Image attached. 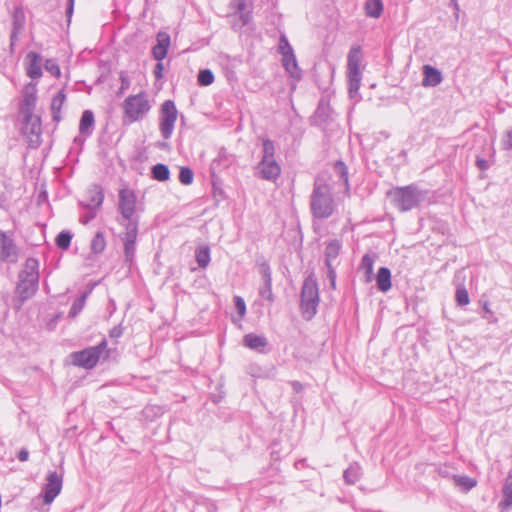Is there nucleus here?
<instances>
[{
    "label": "nucleus",
    "instance_id": "1",
    "mask_svg": "<svg viewBox=\"0 0 512 512\" xmlns=\"http://www.w3.org/2000/svg\"><path fill=\"white\" fill-rule=\"evenodd\" d=\"M310 210L314 218L327 219L335 211L332 189L324 177L318 175L313 183L310 196Z\"/></svg>",
    "mask_w": 512,
    "mask_h": 512
},
{
    "label": "nucleus",
    "instance_id": "2",
    "mask_svg": "<svg viewBox=\"0 0 512 512\" xmlns=\"http://www.w3.org/2000/svg\"><path fill=\"white\" fill-rule=\"evenodd\" d=\"M38 268V260L35 258H28L25 262L24 269L19 272V281L16 286V293L19 297L20 304H23L36 294L39 284Z\"/></svg>",
    "mask_w": 512,
    "mask_h": 512
},
{
    "label": "nucleus",
    "instance_id": "3",
    "mask_svg": "<svg viewBox=\"0 0 512 512\" xmlns=\"http://www.w3.org/2000/svg\"><path fill=\"white\" fill-rule=\"evenodd\" d=\"M387 196L390 198L394 207H396L400 212H407L418 207L425 199V193H423L415 184L396 187L388 191Z\"/></svg>",
    "mask_w": 512,
    "mask_h": 512
},
{
    "label": "nucleus",
    "instance_id": "4",
    "mask_svg": "<svg viewBox=\"0 0 512 512\" xmlns=\"http://www.w3.org/2000/svg\"><path fill=\"white\" fill-rule=\"evenodd\" d=\"M319 302L317 280L313 275H309L305 278L300 293V310L305 320H311L315 316Z\"/></svg>",
    "mask_w": 512,
    "mask_h": 512
},
{
    "label": "nucleus",
    "instance_id": "5",
    "mask_svg": "<svg viewBox=\"0 0 512 512\" xmlns=\"http://www.w3.org/2000/svg\"><path fill=\"white\" fill-rule=\"evenodd\" d=\"M109 352L110 351L107 349V341L106 339H103L95 346L71 353L70 357L75 366L82 367L84 369H92L97 365L102 357L104 359L108 358Z\"/></svg>",
    "mask_w": 512,
    "mask_h": 512
},
{
    "label": "nucleus",
    "instance_id": "6",
    "mask_svg": "<svg viewBox=\"0 0 512 512\" xmlns=\"http://www.w3.org/2000/svg\"><path fill=\"white\" fill-rule=\"evenodd\" d=\"M150 108L149 100L144 92L128 96L123 103L124 116L131 123L142 119Z\"/></svg>",
    "mask_w": 512,
    "mask_h": 512
},
{
    "label": "nucleus",
    "instance_id": "7",
    "mask_svg": "<svg viewBox=\"0 0 512 512\" xmlns=\"http://www.w3.org/2000/svg\"><path fill=\"white\" fill-rule=\"evenodd\" d=\"M21 132L31 148H38L42 142L41 117L35 114L21 116Z\"/></svg>",
    "mask_w": 512,
    "mask_h": 512
},
{
    "label": "nucleus",
    "instance_id": "8",
    "mask_svg": "<svg viewBox=\"0 0 512 512\" xmlns=\"http://www.w3.org/2000/svg\"><path fill=\"white\" fill-rule=\"evenodd\" d=\"M177 109L174 101L166 100L161 105L160 109V132L164 139H169L172 136L175 122L177 120Z\"/></svg>",
    "mask_w": 512,
    "mask_h": 512
},
{
    "label": "nucleus",
    "instance_id": "9",
    "mask_svg": "<svg viewBox=\"0 0 512 512\" xmlns=\"http://www.w3.org/2000/svg\"><path fill=\"white\" fill-rule=\"evenodd\" d=\"M157 44L152 48L153 57L159 61L154 67V75L157 80L163 78L164 65L161 62L168 53L170 46V35L167 32L160 31L156 36Z\"/></svg>",
    "mask_w": 512,
    "mask_h": 512
},
{
    "label": "nucleus",
    "instance_id": "10",
    "mask_svg": "<svg viewBox=\"0 0 512 512\" xmlns=\"http://www.w3.org/2000/svg\"><path fill=\"white\" fill-rule=\"evenodd\" d=\"M63 486V475L57 471H50L46 477V483L43 487V502L51 504L60 494Z\"/></svg>",
    "mask_w": 512,
    "mask_h": 512
},
{
    "label": "nucleus",
    "instance_id": "11",
    "mask_svg": "<svg viewBox=\"0 0 512 512\" xmlns=\"http://www.w3.org/2000/svg\"><path fill=\"white\" fill-rule=\"evenodd\" d=\"M19 259V248L6 232L0 230V261L16 263Z\"/></svg>",
    "mask_w": 512,
    "mask_h": 512
},
{
    "label": "nucleus",
    "instance_id": "12",
    "mask_svg": "<svg viewBox=\"0 0 512 512\" xmlns=\"http://www.w3.org/2000/svg\"><path fill=\"white\" fill-rule=\"evenodd\" d=\"M37 102V87L35 83L29 82L22 91V101L19 103L20 116L35 114Z\"/></svg>",
    "mask_w": 512,
    "mask_h": 512
},
{
    "label": "nucleus",
    "instance_id": "13",
    "mask_svg": "<svg viewBox=\"0 0 512 512\" xmlns=\"http://www.w3.org/2000/svg\"><path fill=\"white\" fill-rule=\"evenodd\" d=\"M136 207V196L130 189H121L119 191L118 210L124 220H137L133 217Z\"/></svg>",
    "mask_w": 512,
    "mask_h": 512
},
{
    "label": "nucleus",
    "instance_id": "14",
    "mask_svg": "<svg viewBox=\"0 0 512 512\" xmlns=\"http://www.w3.org/2000/svg\"><path fill=\"white\" fill-rule=\"evenodd\" d=\"M255 170L258 177L272 182H275L281 174V167L275 159L261 160Z\"/></svg>",
    "mask_w": 512,
    "mask_h": 512
},
{
    "label": "nucleus",
    "instance_id": "15",
    "mask_svg": "<svg viewBox=\"0 0 512 512\" xmlns=\"http://www.w3.org/2000/svg\"><path fill=\"white\" fill-rule=\"evenodd\" d=\"M104 200L103 189L98 184H93L86 192L85 199L80 200L81 207L87 210H97L102 206Z\"/></svg>",
    "mask_w": 512,
    "mask_h": 512
},
{
    "label": "nucleus",
    "instance_id": "16",
    "mask_svg": "<svg viewBox=\"0 0 512 512\" xmlns=\"http://www.w3.org/2000/svg\"><path fill=\"white\" fill-rule=\"evenodd\" d=\"M25 71L31 79H39L42 76V57L39 53L30 51L25 57Z\"/></svg>",
    "mask_w": 512,
    "mask_h": 512
},
{
    "label": "nucleus",
    "instance_id": "17",
    "mask_svg": "<svg viewBox=\"0 0 512 512\" xmlns=\"http://www.w3.org/2000/svg\"><path fill=\"white\" fill-rule=\"evenodd\" d=\"M244 346L259 353H265L269 342L265 336L248 333L243 337Z\"/></svg>",
    "mask_w": 512,
    "mask_h": 512
},
{
    "label": "nucleus",
    "instance_id": "18",
    "mask_svg": "<svg viewBox=\"0 0 512 512\" xmlns=\"http://www.w3.org/2000/svg\"><path fill=\"white\" fill-rule=\"evenodd\" d=\"M423 75L422 85L424 87H435L443 80L441 72L431 65H424Z\"/></svg>",
    "mask_w": 512,
    "mask_h": 512
},
{
    "label": "nucleus",
    "instance_id": "19",
    "mask_svg": "<svg viewBox=\"0 0 512 512\" xmlns=\"http://www.w3.org/2000/svg\"><path fill=\"white\" fill-rule=\"evenodd\" d=\"M282 65L292 78L301 79L302 71L298 66L294 52L282 56Z\"/></svg>",
    "mask_w": 512,
    "mask_h": 512
},
{
    "label": "nucleus",
    "instance_id": "20",
    "mask_svg": "<svg viewBox=\"0 0 512 512\" xmlns=\"http://www.w3.org/2000/svg\"><path fill=\"white\" fill-rule=\"evenodd\" d=\"M66 101V94L64 89H61L57 92V94L52 98L51 101V113L52 120L56 124L62 120L61 109Z\"/></svg>",
    "mask_w": 512,
    "mask_h": 512
},
{
    "label": "nucleus",
    "instance_id": "21",
    "mask_svg": "<svg viewBox=\"0 0 512 512\" xmlns=\"http://www.w3.org/2000/svg\"><path fill=\"white\" fill-rule=\"evenodd\" d=\"M125 221V223L120 222V224L125 228V231L120 235V239L123 243H136L138 235V219Z\"/></svg>",
    "mask_w": 512,
    "mask_h": 512
},
{
    "label": "nucleus",
    "instance_id": "22",
    "mask_svg": "<svg viewBox=\"0 0 512 512\" xmlns=\"http://www.w3.org/2000/svg\"><path fill=\"white\" fill-rule=\"evenodd\" d=\"M502 510H508L512 507V474L509 473L505 478L502 487V500L499 503Z\"/></svg>",
    "mask_w": 512,
    "mask_h": 512
},
{
    "label": "nucleus",
    "instance_id": "23",
    "mask_svg": "<svg viewBox=\"0 0 512 512\" xmlns=\"http://www.w3.org/2000/svg\"><path fill=\"white\" fill-rule=\"evenodd\" d=\"M376 285L381 292H387L392 287L391 271L387 267H380L376 275Z\"/></svg>",
    "mask_w": 512,
    "mask_h": 512
},
{
    "label": "nucleus",
    "instance_id": "24",
    "mask_svg": "<svg viewBox=\"0 0 512 512\" xmlns=\"http://www.w3.org/2000/svg\"><path fill=\"white\" fill-rule=\"evenodd\" d=\"M363 475L362 467L359 463L353 462L343 472V479L347 485H353L358 482Z\"/></svg>",
    "mask_w": 512,
    "mask_h": 512
},
{
    "label": "nucleus",
    "instance_id": "25",
    "mask_svg": "<svg viewBox=\"0 0 512 512\" xmlns=\"http://www.w3.org/2000/svg\"><path fill=\"white\" fill-rule=\"evenodd\" d=\"M94 114L91 110H85L80 119L79 132L84 136H90L94 129Z\"/></svg>",
    "mask_w": 512,
    "mask_h": 512
},
{
    "label": "nucleus",
    "instance_id": "26",
    "mask_svg": "<svg viewBox=\"0 0 512 512\" xmlns=\"http://www.w3.org/2000/svg\"><path fill=\"white\" fill-rule=\"evenodd\" d=\"M377 259V254L375 252L366 253L361 260L360 269L365 270L366 274V282H371L373 278V266L374 262Z\"/></svg>",
    "mask_w": 512,
    "mask_h": 512
},
{
    "label": "nucleus",
    "instance_id": "27",
    "mask_svg": "<svg viewBox=\"0 0 512 512\" xmlns=\"http://www.w3.org/2000/svg\"><path fill=\"white\" fill-rule=\"evenodd\" d=\"M231 6L235 9L236 14H239L242 25H247L251 20V12L246 11V0H232Z\"/></svg>",
    "mask_w": 512,
    "mask_h": 512
},
{
    "label": "nucleus",
    "instance_id": "28",
    "mask_svg": "<svg viewBox=\"0 0 512 512\" xmlns=\"http://www.w3.org/2000/svg\"><path fill=\"white\" fill-rule=\"evenodd\" d=\"M256 266L263 279V283L272 284V271L268 261L264 256H259L256 260Z\"/></svg>",
    "mask_w": 512,
    "mask_h": 512
},
{
    "label": "nucleus",
    "instance_id": "29",
    "mask_svg": "<svg viewBox=\"0 0 512 512\" xmlns=\"http://www.w3.org/2000/svg\"><path fill=\"white\" fill-rule=\"evenodd\" d=\"M341 250V242L337 239L331 240L325 248V265L332 264Z\"/></svg>",
    "mask_w": 512,
    "mask_h": 512
},
{
    "label": "nucleus",
    "instance_id": "30",
    "mask_svg": "<svg viewBox=\"0 0 512 512\" xmlns=\"http://www.w3.org/2000/svg\"><path fill=\"white\" fill-rule=\"evenodd\" d=\"M364 9L368 17L379 18L383 13V2L382 0H367Z\"/></svg>",
    "mask_w": 512,
    "mask_h": 512
},
{
    "label": "nucleus",
    "instance_id": "31",
    "mask_svg": "<svg viewBox=\"0 0 512 512\" xmlns=\"http://www.w3.org/2000/svg\"><path fill=\"white\" fill-rule=\"evenodd\" d=\"M195 259L200 268H206L210 263V248L208 245L198 246L195 250Z\"/></svg>",
    "mask_w": 512,
    "mask_h": 512
},
{
    "label": "nucleus",
    "instance_id": "32",
    "mask_svg": "<svg viewBox=\"0 0 512 512\" xmlns=\"http://www.w3.org/2000/svg\"><path fill=\"white\" fill-rule=\"evenodd\" d=\"M151 177L154 180L165 182L170 179V170L167 165L158 163L152 166Z\"/></svg>",
    "mask_w": 512,
    "mask_h": 512
},
{
    "label": "nucleus",
    "instance_id": "33",
    "mask_svg": "<svg viewBox=\"0 0 512 512\" xmlns=\"http://www.w3.org/2000/svg\"><path fill=\"white\" fill-rule=\"evenodd\" d=\"M455 485L461 488L464 492L470 491L477 485V481L466 475H453Z\"/></svg>",
    "mask_w": 512,
    "mask_h": 512
},
{
    "label": "nucleus",
    "instance_id": "34",
    "mask_svg": "<svg viewBox=\"0 0 512 512\" xmlns=\"http://www.w3.org/2000/svg\"><path fill=\"white\" fill-rule=\"evenodd\" d=\"M106 248V239L102 231L96 232L91 243L90 249L94 254H101Z\"/></svg>",
    "mask_w": 512,
    "mask_h": 512
},
{
    "label": "nucleus",
    "instance_id": "35",
    "mask_svg": "<svg viewBox=\"0 0 512 512\" xmlns=\"http://www.w3.org/2000/svg\"><path fill=\"white\" fill-rule=\"evenodd\" d=\"M361 58L360 46L352 47L347 56V68H360Z\"/></svg>",
    "mask_w": 512,
    "mask_h": 512
},
{
    "label": "nucleus",
    "instance_id": "36",
    "mask_svg": "<svg viewBox=\"0 0 512 512\" xmlns=\"http://www.w3.org/2000/svg\"><path fill=\"white\" fill-rule=\"evenodd\" d=\"M24 27V17L23 14L19 11H16L13 17V30L10 35L11 44L13 45L14 41L17 39L18 34Z\"/></svg>",
    "mask_w": 512,
    "mask_h": 512
},
{
    "label": "nucleus",
    "instance_id": "37",
    "mask_svg": "<svg viewBox=\"0 0 512 512\" xmlns=\"http://www.w3.org/2000/svg\"><path fill=\"white\" fill-rule=\"evenodd\" d=\"M72 233L70 231H61L55 239L56 246L61 250H67L71 245Z\"/></svg>",
    "mask_w": 512,
    "mask_h": 512
},
{
    "label": "nucleus",
    "instance_id": "38",
    "mask_svg": "<svg viewBox=\"0 0 512 512\" xmlns=\"http://www.w3.org/2000/svg\"><path fill=\"white\" fill-rule=\"evenodd\" d=\"M87 294V292H84L73 301L70 311L68 313V316L70 318H75L82 311L85 305Z\"/></svg>",
    "mask_w": 512,
    "mask_h": 512
},
{
    "label": "nucleus",
    "instance_id": "39",
    "mask_svg": "<svg viewBox=\"0 0 512 512\" xmlns=\"http://www.w3.org/2000/svg\"><path fill=\"white\" fill-rule=\"evenodd\" d=\"M315 117L322 123H327L330 119V106L324 101H320L315 111Z\"/></svg>",
    "mask_w": 512,
    "mask_h": 512
},
{
    "label": "nucleus",
    "instance_id": "40",
    "mask_svg": "<svg viewBox=\"0 0 512 512\" xmlns=\"http://www.w3.org/2000/svg\"><path fill=\"white\" fill-rule=\"evenodd\" d=\"M262 158L261 160H273L275 159V145L270 139H264L262 143Z\"/></svg>",
    "mask_w": 512,
    "mask_h": 512
},
{
    "label": "nucleus",
    "instance_id": "41",
    "mask_svg": "<svg viewBox=\"0 0 512 512\" xmlns=\"http://www.w3.org/2000/svg\"><path fill=\"white\" fill-rule=\"evenodd\" d=\"M334 172L340 177V179L344 182L347 189H349V181H348V168L346 164L338 160L334 164Z\"/></svg>",
    "mask_w": 512,
    "mask_h": 512
},
{
    "label": "nucleus",
    "instance_id": "42",
    "mask_svg": "<svg viewBox=\"0 0 512 512\" xmlns=\"http://www.w3.org/2000/svg\"><path fill=\"white\" fill-rule=\"evenodd\" d=\"M214 74L210 69H202L198 73L197 82L200 86H209L214 82Z\"/></svg>",
    "mask_w": 512,
    "mask_h": 512
},
{
    "label": "nucleus",
    "instance_id": "43",
    "mask_svg": "<svg viewBox=\"0 0 512 512\" xmlns=\"http://www.w3.org/2000/svg\"><path fill=\"white\" fill-rule=\"evenodd\" d=\"M124 262L131 266L135 259L136 243H123Z\"/></svg>",
    "mask_w": 512,
    "mask_h": 512
},
{
    "label": "nucleus",
    "instance_id": "44",
    "mask_svg": "<svg viewBox=\"0 0 512 512\" xmlns=\"http://www.w3.org/2000/svg\"><path fill=\"white\" fill-rule=\"evenodd\" d=\"M194 173L189 167H181L179 171V181L184 185H190L193 182Z\"/></svg>",
    "mask_w": 512,
    "mask_h": 512
},
{
    "label": "nucleus",
    "instance_id": "45",
    "mask_svg": "<svg viewBox=\"0 0 512 512\" xmlns=\"http://www.w3.org/2000/svg\"><path fill=\"white\" fill-rule=\"evenodd\" d=\"M278 51L280 54H282V56L294 52L285 34L280 35Z\"/></svg>",
    "mask_w": 512,
    "mask_h": 512
},
{
    "label": "nucleus",
    "instance_id": "46",
    "mask_svg": "<svg viewBox=\"0 0 512 512\" xmlns=\"http://www.w3.org/2000/svg\"><path fill=\"white\" fill-rule=\"evenodd\" d=\"M44 68L47 72L57 78L61 75L60 67L55 59H47L44 63Z\"/></svg>",
    "mask_w": 512,
    "mask_h": 512
},
{
    "label": "nucleus",
    "instance_id": "47",
    "mask_svg": "<svg viewBox=\"0 0 512 512\" xmlns=\"http://www.w3.org/2000/svg\"><path fill=\"white\" fill-rule=\"evenodd\" d=\"M456 302L459 306H465L469 304V294L468 291L464 287H459L456 290L455 294Z\"/></svg>",
    "mask_w": 512,
    "mask_h": 512
},
{
    "label": "nucleus",
    "instance_id": "48",
    "mask_svg": "<svg viewBox=\"0 0 512 512\" xmlns=\"http://www.w3.org/2000/svg\"><path fill=\"white\" fill-rule=\"evenodd\" d=\"M259 295L268 300L269 302L274 301V294L272 292V284L263 283V285L259 288Z\"/></svg>",
    "mask_w": 512,
    "mask_h": 512
},
{
    "label": "nucleus",
    "instance_id": "49",
    "mask_svg": "<svg viewBox=\"0 0 512 512\" xmlns=\"http://www.w3.org/2000/svg\"><path fill=\"white\" fill-rule=\"evenodd\" d=\"M234 304H235V308L238 312V314L243 317L246 313V304H245V301L242 297L240 296H235L234 297Z\"/></svg>",
    "mask_w": 512,
    "mask_h": 512
},
{
    "label": "nucleus",
    "instance_id": "50",
    "mask_svg": "<svg viewBox=\"0 0 512 512\" xmlns=\"http://www.w3.org/2000/svg\"><path fill=\"white\" fill-rule=\"evenodd\" d=\"M362 73L360 68H348V81H361Z\"/></svg>",
    "mask_w": 512,
    "mask_h": 512
},
{
    "label": "nucleus",
    "instance_id": "51",
    "mask_svg": "<svg viewBox=\"0 0 512 512\" xmlns=\"http://www.w3.org/2000/svg\"><path fill=\"white\" fill-rule=\"evenodd\" d=\"M327 267V277L330 281V286L332 289L336 288V271L332 264L325 265Z\"/></svg>",
    "mask_w": 512,
    "mask_h": 512
},
{
    "label": "nucleus",
    "instance_id": "52",
    "mask_svg": "<svg viewBox=\"0 0 512 512\" xmlns=\"http://www.w3.org/2000/svg\"><path fill=\"white\" fill-rule=\"evenodd\" d=\"M502 148L507 151H512V129L505 133L502 140Z\"/></svg>",
    "mask_w": 512,
    "mask_h": 512
},
{
    "label": "nucleus",
    "instance_id": "53",
    "mask_svg": "<svg viewBox=\"0 0 512 512\" xmlns=\"http://www.w3.org/2000/svg\"><path fill=\"white\" fill-rule=\"evenodd\" d=\"M120 81L121 87L119 89V94H121L124 90L128 89L130 86V80L125 72L120 73Z\"/></svg>",
    "mask_w": 512,
    "mask_h": 512
},
{
    "label": "nucleus",
    "instance_id": "54",
    "mask_svg": "<svg viewBox=\"0 0 512 512\" xmlns=\"http://www.w3.org/2000/svg\"><path fill=\"white\" fill-rule=\"evenodd\" d=\"M123 332H124V328L122 326V324H119V325H116L114 326L110 331H109V336L111 338H119L123 335Z\"/></svg>",
    "mask_w": 512,
    "mask_h": 512
},
{
    "label": "nucleus",
    "instance_id": "55",
    "mask_svg": "<svg viewBox=\"0 0 512 512\" xmlns=\"http://www.w3.org/2000/svg\"><path fill=\"white\" fill-rule=\"evenodd\" d=\"M96 217V210H88L83 216L80 217V222L82 224H87L92 221Z\"/></svg>",
    "mask_w": 512,
    "mask_h": 512
},
{
    "label": "nucleus",
    "instance_id": "56",
    "mask_svg": "<svg viewBox=\"0 0 512 512\" xmlns=\"http://www.w3.org/2000/svg\"><path fill=\"white\" fill-rule=\"evenodd\" d=\"M348 82H349V93H350V96L353 97V95L358 92V90L360 88L361 81H356V82L348 81Z\"/></svg>",
    "mask_w": 512,
    "mask_h": 512
},
{
    "label": "nucleus",
    "instance_id": "57",
    "mask_svg": "<svg viewBox=\"0 0 512 512\" xmlns=\"http://www.w3.org/2000/svg\"><path fill=\"white\" fill-rule=\"evenodd\" d=\"M17 458L21 462H25L29 458V451L26 448L20 449V451L17 454Z\"/></svg>",
    "mask_w": 512,
    "mask_h": 512
},
{
    "label": "nucleus",
    "instance_id": "58",
    "mask_svg": "<svg viewBox=\"0 0 512 512\" xmlns=\"http://www.w3.org/2000/svg\"><path fill=\"white\" fill-rule=\"evenodd\" d=\"M476 165L480 170H486L488 169V161L484 158H477Z\"/></svg>",
    "mask_w": 512,
    "mask_h": 512
},
{
    "label": "nucleus",
    "instance_id": "59",
    "mask_svg": "<svg viewBox=\"0 0 512 512\" xmlns=\"http://www.w3.org/2000/svg\"><path fill=\"white\" fill-rule=\"evenodd\" d=\"M73 8H74V0H68V5H67V9H66V14L68 17H70L72 15Z\"/></svg>",
    "mask_w": 512,
    "mask_h": 512
},
{
    "label": "nucleus",
    "instance_id": "60",
    "mask_svg": "<svg viewBox=\"0 0 512 512\" xmlns=\"http://www.w3.org/2000/svg\"><path fill=\"white\" fill-rule=\"evenodd\" d=\"M291 385L295 392H300L303 388L302 384L299 381H293Z\"/></svg>",
    "mask_w": 512,
    "mask_h": 512
},
{
    "label": "nucleus",
    "instance_id": "61",
    "mask_svg": "<svg viewBox=\"0 0 512 512\" xmlns=\"http://www.w3.org/2000/svg\"><path fill=\"white\" fill-rule=\"evenodd\" d=\"M158 147L161 148V149H165L168 147V143L166 142H160L158 143Z\"/></svg>",
    "mask_w": 512,
    "mask_h": 512
},
{
    "label": "nucleus",
    "instance_id": "62",
    "mask_svg": "<svg viewBox=\"0 0 512 512\" xmlns=\"http://www.w3.org/2000/svg\"><path fill=\"white\" fill-rule=\"evenodd\" d=\"M483 309H484V310H485V312H487V313H490V312H491V311H490V309H489V304H488V302H485V303H484V305H483Z\"/></svg>",
    "mask_w": 512,
    "mask_h": 512
},
{
    "label": "nucleus",
    "instance_id": "63",
    "mask_svg": "<svg viewBox=\"0 0 512 512\" xmlns=\"http://www.w3.org/2000/svg\"><path fill=\"white\" fill-rule=\"evenodd\" d=\"M5 197L3 195L0 196V208L4 207Z\"/></svg>",
    "mask_w": 512,
    "mask_h": 512
},
{
    "label": "nucleus",
    "instance_id": "64",
    "mask_svg": "<svg viewBox=\"0 0 512 512\" xmlns=\"http://www.w3.org/2000/svg\"><path fill=\"white\" fill-rule=\"evenodd\" d=\"M60 317H61V315H60V314L56 315V316H55V321L59 320V318H60Z\"/></svg>",
    "mask_w": 512,
    "mask_h": 512
}]
</instances>
